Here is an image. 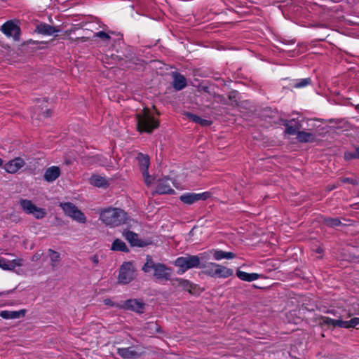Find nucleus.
I'll return each mask as SVG.
<instances>
[{"label": "nucleus", "mask_w": 359, "mask_h": 359, "mask_svg": "<svg viewBox=\"0 0 359 359\" xmlns=\"http://www.w3.org/2000/svg\"><path fill=\"white\" fill-rule=\"evenodd\" d=\"M20 205L25 213L32 215L37 219H42L46 215L45 209L36 206L30 200L21 199Z\"/></svg>", "instance_id": "39448f33"}, {"label": "nucleus", "mask_w": 359, "mask_h": 359, "mask_svg": "<svg viewBox=\"0 0 359 359\" xmlns=\"http://www.w3.org/2000/svg\"><path fill=\"white\" fill-rule=\"evenodd\" d=\"M206 254H208V252H204L203 254H201V257H205ZM208 254L212 255L214 259L216 261H219L225 259V252L220 250L212 249L208 252Z\"/></svg>", "instance_id": "cd10ccee"}, {"label": "nucleus", "mask_w": 359, "mask_h": 359, "mask_svg": "<svg viewBox=\"0 0 359 359\" xmlns=\"http://www.w3.org/2000/svg\"><path fill=\"white\" fill-rule=\"evenodd\" d=\"M217 264L215 262H208L205 264L200 265V268L203 269V272L205 274L213 278L217 268L215 266H217Z\"/></svg>", "instance_id": "393cba45"}, {"label": "nucleus", "mask_w": 359, "mask_h": 359, "mask_svg": "<svg viewBox=\"0 0 359 359\" xmlns=\"http://www.w3.org/2000/svg\"><path fill=\"white\" fill-rule=\"evenodd\" d=\"M297 139L301 142H311L316 140V135L312 133L300 131L297 134Z\"/></svg>", "instance_id": "b1692460"}, {"label": "nucleus", "mask_w": 359, "mask_h": 359, "mask_svg": "<svg viewBox=\"0 0 359 359\" xmlns=\"http://www.w3.org/2000/svg\"><path fill=\"white\" fill-rule=\"evenodd\" d=\"M344 182H351V183H353V180H350L348 178H346Z\"/></svg>", "instance_id": "79ce46f5"}, {"label": "nucleus", "mask_w": 359, "mask_h": 359, "mask_svg": "<svg viewBox=\"0 0 359 359\" xmlns=\"http://www.w3.org/2000/svg\"><path fill=\"white\" fill-rule=\"evenodd\" d=\"M139 167L142 172L144 183L150 186L155 182V178L149 175L148 168L149 165V158L147 155L140 153L137 157Z\"/></svg>", "instance_id": "0eeeda50"}, {"label": "nucleus", "mask_w": 359, "mask_h": 359, "mask_svg": "<svg viewBox=\"0 0 359 359\" xmlns=\"http://www.w3.org/2000/svg\"><path fill=\"white\" fill-rule=\"evenodd\" d=\"M2 32L8 36H12L15 40L19 39L20 29L15 22L8 21L1 27Z\"/></svg>", "instance_id": "9d476101"}, {"label": "nucleus", "mask_w": 359, "mask_h": 359, "mask_svg": "<svg viewBox=\"0 0 359 359\" xmlns=\"http://www.w3.org/2000/svg\"><path fill=\"white\" fill-rule=\"evenodd\" d=\"M211 194L208 191L202 193H184L180 196V201L187 205L194 204L199 201H205L210 198Z\"/></svg>", "instance_id": "1a4fd4ad"}, {"label": "nucleus", "mask_w": 359, "mask_h": 359, "mask_svg": "<svg viewBox=\"0 0 359 359\" xmlns=\"http://www.w3.org/2000/svg\"><path fill=\"white\" fill-rule=\"evenodd\" d=\"M187 84L186 79L179 74H174L173 87L177 90H182Z\"/></svg>", "instance_id": "a878e982"}, {"label": "nucleus", "mask_w": 359, "mask_h": 359, "mask_svg": "<svg viewBox=\"0 0 359 359\" xmlns=\"http://www.w3.org/2000/svg\"><path fill=\"white\" fill-rule=\"evenodd\" d=\"M50 115V112L48 111H46V114L44 115V116L48 117Z\"/></svg>", "instance_id": "c03bdc74"}, {"label": "nucleus", "mask_w": 359, "mask_h": 359, "mask_svg": "<svg viewBox=\"0 0 359 359\" xmlns=\"http://www.w3.org/2000/svg\"><path fill=\"white\" fill-rule=\"evenodd\" d=\"M148 327L151 329H154L156 332H158L160 330L159 326L157 324L153 323H149L148 324Z\"/></svg>", "instance_id": "e433bc0d"}, {"label": "nucleus", "mask_w": 359, "mask_h": 359, "mask_svg": "<svg viewBox=\"0 0 359 359\" xmlns=\"http://www.w3.org/2000/svg\"><path fill=\"white\" fill-rule=\"evenodd\" d=\"M236 257V255L234 253L231 252H225V259H231Z\"/></svg>", "instance_id": "4c0bfd02"}, {"label": "nucleus", "mask_w": 359, "mask_h": 359, "mask_svg": "<svg viewBox=\"0 0 359 359\" xmlns=\"http://www.w3.org/2000/svg\"><path fill=\"white\" fill-rule=\"evenodd\" d=\"M89 182L91 185L98 188H106L109 185L107 180L99 175H93L89 180Z\"/></svg>", "instance_id": "6ab92c4d"}, {"label": "nucleus", "mask_w": 359, "mask_h": 359, "mask_svg": "<svg viewBox=\"0 0 359 359\" xmlns=\"http://www.w3.org/2000/svg\"><path fill=\"white\" fill-rule=\"evenodd\" d=\"M171 276V270L163 264H156L154 266V276L159 280H167Z\"/></svg>", "instance_id": "4468645a"}, {"label": "nucleus", "mask_w": 359, "mask_h": 359, "mask_svg": "<svg viewBox=\"0 0 359 359\" xmlns=\"http://www.w3.org/2000/svg\"><path fill=\"white\" fill-rule=\"evenodd\" d=\"M137 128L140 132L151 133L158 126V120L147 108L137 114Z\"/></svg>", "instance_id": "f03ea898"}, {"label": "nucleus", "mask_w": 359, "mask_h": 359, "mask_svg": "<svg viewBox=\"0 0 359 359\" xmlns=\"http://www.w3.org/2000/svg\"><path fill=\"white\" fill-rule=\"evenodd\" d=\"M92 261L95 263V264H97L98 263V257L97 255H95L92 257Z\"/></svg>", "instance_id": "a19ab883"}, {"label": "nucleus", "mask_w": 359, "mask_h": 359, "mask_svg": "<svg viewBox=\"0 0 359 359\" xmlns=\"http://www.w3.org/2000/svg\"><path fill=\"white\" fill-rule=\"evenodd\" d=\"M156 264L154 263L151 257H147V262L144 264L142 270L146 273L149 272L151 269L154 270V266H156Z\"/></svg>", "instance_id": "c756f323"}, {"label": "nucleus", "mask_w": 359, "mask_h": 359, "mask_svg": "<svg viewBox=\"0 0 359 359\" xmlns=\"http://www.w3.org/2000/svg\"><path fill=\"white\" fill-rule=\"evenodd\" d=\"M81 39L83 41H86V38H85V37H81Z\"/></svg>", "instance_id": "de8ad7c7"}, {"label": "nucleus", "mask_w": 359, "mask_h": 359, "mask_svg": "<svg viewBox=\"0 0 359 359\" xmlns=\"http://www.w3.org/2000/svg\"><path fill=\"white\" fill-rule=\"evenodd\" d=\"M297 132V128L290 125H287L285 128V133L289 135H294Z\"/></svg>", "instance_id": "f704fd0d"}, {"label": "nucleus", "mask_w": 359, "mask_h": 359, "mask_svg": "<svg viewBox=\"0 0 359 359\" xmlns=\"http://www.w3.org/2000/svg\"><path fill=\"white\" fill-rule=\"evenodd\" d=\"M49 257L52 262V264L54 266L56 264H57L60 261V254L57 252H55L53 250H49Z\"/></svg>", "instance_id": "7c9ffc66"}, {"label": "nucleus", "mask_w": 359, "mask_h": 359, "mask_svg": "<svg viewBox=\"0 0 359 359\" xmlns=\"http://www.w3.org/2000/svg\"><path fill=\"white\" fill-rule=\"evenodd\" d=\"M123 236L133 246L144 247L149 244V243L138 239L137 235L132 231H123Z\"/></svg>", "instance_id": "2eb2a0df"}, {"label": "nucleus", "mask_w": 359, "mask_h": 359, "mask_svg": "<svg viewBox=\"0 0 359 359\" xmlns=\"http://www.w3.org/2000/svg\"><path fill=\"white\" fill-rule=\"evenodd\" d=\"M3 160L0 158V166L3 165Z\"/></svg>", "instance_id": "49530a36"}, {"label": "nucleus", "mask_w": 359, "mask_h": 359, "mask_svg": "<svg viewBox=\"0 0 359 359\" xmlns=\"http://www.w3.org/2000/svg\"><path fill=\"white\" fill-rule=\"evenodd\" d=\"M36 30L39 33L44 35L50 36L58 32L54 27L42 23L36 27Z\"/></svg>", "instance_id": "5701e85b"}, {"label": "nucleus", "mask_w": 359, "mask_h": 359, "mask_svg": "<svg viewBox=\"0 0 359 359\" xmlns=\"http://www.w3.org/2000/svg\"><path fill=\"white\" fill-rule=\"evenodd\" d=\"M310 83L311 79L309 78L302 79L296 81V83L294 84V87L297 88H303L310 84Z\"/></svg>", "instance_id": "2f4dec72"}, {"label": "nucleus", "mask_w": 359, "mask_h": 359, "mask_svg": "<svg viewBox=\"0 0 359 359\" xmlns=\"http://www.w3.org/2000/svg\"><path fill=\"white\" fill-rule=\"evenodd\" d=\"M111 250L114 251H121V252H128V249L126 245V243L120 240V239H115L113 242L111 248Z\"/></svg>", "instance_id": "bb28decb"}, {"label": "nucleus", "mask_w": 359, "mask_h": 359, "mask_svg": "<svg viewBox=\"0 0 359 359\" xmlns=\"http://www.w3.org/2000/svg\"><path fill=\"white\" fill-rule=\"evenodd\" d=\"M216 271L213 278H226L233 275V270L221 264L215 266Z\"/></svg>", "instance_id": "f3484780"}, {"label": "nucleus", "mask_w": 359, "mask_h": 359, "mask_svg": "<svg viewBox=\"0 0 359 359\" xmlns=\"http://www.w3.org/2000/svg\"><path fill=\"white\" fill-rule=\"evenodd\" d=\"M135 277L134 266L130 262L123 263L120 269L118 276V281L121 284H128Z\"/></svg>", "instance_id": "423d86ee"}, {"label": "nucleus", "mask_w": 359, "mask_h": 359, "mask_svg": "<svg viewBox=\"0 0 359 359\" xmlns=\"http://www.w3.org/2000/svg\"><path fill=\"white\" fill-rule=\"evenodd\" d=\"M236 275L238 278L242 280L248 281V282H252L254 280H257L260 278L261 275L257 273H247L242 271H237Z\"/></svg>", "instance_id": "4be33fe9"}, {"label": "nucleus", "mask_w": 359, "mask_h": 359, "mask_svg": "<svg viewBox=\"0 0 359 359\" xmlns=\"http://www.w3.org/2000/svg\"><path fill=\"white\" fill-rule=\"evenodd\" d=\"M25 164V161L22 158L18 157L5 163L4 165V169L7 172L13 174L22 168Z\"/></svg>", "instance_id": "f8f14e48"}, {"label": "nucleus", "mask_w": 359, "mask_h": 359, "mask_svg": "<svg viewBox=\"0 0 359 359\" xmlns=\"http://www.w3.org/2000/svg\"><path fill=\"white\" fill-rule=\"evenodd\" d=\"M188 116L193 122L198 123L203 126H210L211 124V122L210 121L203 119L195 114H188Z\"/></svg>", "instance_id": "c85d7f7f"}, {"label": "nucleus", "mask_w": 359, "mask_h": 359, "mask_svg": "<svg viewBox=\"0 0 359 359\" xmlns=\"http://www.w3.org/2000/svg\"><path fill=\"white\" fill-rule=\"evenodd\" d=\"M170 182H172L171 180L166 177L158 180L154 192L158 194L173 193L174 190L172 189Z\"/></svg>", "instance_id": "9b49d317"}, {"label": "nucleus", "mask_w": 359, "mask_h": 359, "mask_svg": "<svg viewBox=\"0 0 359 359\" xmlns=\"http://www.w3.org/2000/svg\"><path fill=\"white\" fill-rule=\"evenodd\" d=\"M316 251H317V252H318V253H321V252H322V251H323V250H322L320 248H317Z\"/></svg>", "instance_id": "37998d69"}, {"label": "nucleus", "mask_w": 359, "mask_h": 359, "mask_svg": "<svg viewBox=\"0 0 359 359\" xmlns=\"http://www.w3.org/2000/svg\"><path fill=\"white\" fill-rule=\"evenodd\" d=\"M100 219L105 225L115 227L127 224L129 218L123 210L109 208L100 212Z\"/></svg>", "instance_id": "f257e3e1"}, {"label": "nucleus", "mask_w": 359, "mask_h": 359, "mask_svg": "<svg viewBox=\"0 0 359 359\" xmlns=\"http://www.w3.org/2000/svg\"><path fill=\"white\" fill-rule=\"evenodd\" d=\"M201 259L197 255H187L184 257L177 258L174 264L179 268L178 273L182 274L187 270L192 268L200 267Z\"/></svg>", "instance_id": "7ed1b4c3"}, {"label": "nucleus", "mask_w": 359, "mask_h": 359, "mask_svg": "<svg viewBox=\"0 0 359 359\" xmlns=\"http://www.w3.org/2000/svg\"><path fill=\"white\" fill-rule=\"evenodd\" d=\"M321 323L325 325H332V327H339L344 328L355 327L359 324V318H353L350 320H343L341 318L332 319L329 317H322Z\"/></svg>", "instance_id": "6e6552de"}, {"label": "nucleus", "mask_w": 359, "mask_h": 359, "mask_svg": "<svg viewBox=\"0 0 359 359\" xmlns=\"http://www.w3.org/2000/svg\"><path fill=\"white\" fill-rule=\"evenodd\" d=\"M104 304L105 305H109V306H114V303L112 302V301L109 299H106L104 300Z\"/></svg>", "instance_id": "ea45409f"}, {"label": "nucleus", "mask_w": 359, "mask_h": 359, "mask_svg": "<svg viewBox=\"0 0 359 359\" xmlns=\"http://www.w3.org/2000/svg\"><path fill=\"white\" fill-rule=\"evenodd\" d=\"M325 223L331 227L338 226L341 224L340 220L337 218H327L325 219Z\"/></svg>", "instance_id": "473e14b6"}, {"label": "nucleus", "mask_w": 359, "mask_h": 359, "mask_svg": "<svg viewBox=\"0 0 359 359\" xmlns=\"http://www.w3.org/2000/svg\"><path fill=\"white\" fill-rule=\"evenodd\" d=\"M24 260L22 258H15L12 260L0 258V268L3 270L13 271L16 267L22 266Z\"/></svg>", "instance_id": "ddd939ff"}, {"label": "nucleus", "mask_w": 359, "mask_h": 359, "mask_svg": "<svg viewBox=\"0 0 359 359\" xmlns=\"http://www.w3.org/2000/svg\"><path fill=\"white\" fill-rule=\"evenodd\" d=\"M60 206L62 208L66 215L71 217L76 222L82 224L86 222L85 215L72 203H60Z\"/></svg>", "instance_id": "20e7f679"}, {"label": "nucleus", "mask_w": 359, "mask_h": 359, "mask_svg": "<svg viewBox=\"0 0 359 359\" xmlns=\"http://www.w3.org/2000/svg\"><path fill=\"white\" fill-rule=\"evenodd\" d=\"M25 310L19 311H1L0 316L4 319H17L25 315Z\"/></svg>", "instance_id": "412c9836"}, {"label": "nucleus", "mask_w": 359, "mask_h": 359, "mask_svg": "<svg viewBox=\"0 0 359 359\" xmlns=\"http://www.w3.org/2000/svg\"><path fill=\"white\" fill-rule=\"evenodd\" d=\"M117 353L121 357L127 359L136 358L139 355L134 347L119 348Z\"/></svg>", "instance_id": "aec40b11"}, {"label": "nucleus", "mask_w": 359, "mask_h": 359, "mask_svg": "<svg viewBox=\"0 0 359 359\" xmlns=\"http://www.w3.org/2000/svg\"><path fill=\"white\" fill-rule=\"evenodd\" d=\"M95 36L99 37L104 41H108L110 39V36H109V34L104 32H98L95 33Z\"/></svg>", "instance_id": "c9c22d12"}, {"label": "nucleus", "mask_w": 359, "mask_h": 359, "mask_svg": "<svg viewBox=\"0 0 359 359\" xmlns=\"http://www.w3.org/2000/svg\"><path fill=\"white\" fill-rule=\"evenodd\" d=\"M60 175V169L57 166H51L45 171L43 178L48 182L55 181Z\"/></svg>", "instance_id": "a211bd4d"}, {"label": "nucleus", "mask_w": 359, "mask_h": 359, "mask_svg": "<svg viewBox=\"0 0 359 359\" xmlns=\"http://www.w3.org/2000/svg\"><path fill=\"white\" fill-rule=\"evenodd\" d=\"M74 31V30H73V29H69V30H67V32L69 33V34H71Z\"/></svg>", "instance_id": "a18cd8bd"}, {"label": "nucleus", "mask_w": 359, "mask_h": 359, "mask_svg": "<svg viewBox=\"0 0 359 359\" xmlns=\"http://www.w3.org/2000/svg\"><path fill=\"white\" fill-rule=\"evenodd\" d=\"M178 282L179 285L184 288L185 290H190L191 288V283L187 280L178 278L176 280Z\"/></svg>", "instance_id": "72a5a7b5"}, {"label": "nucleus", "mask_w": 359, "mask_h": 359, "mask_svg": "<svg viewBox=\"0 0 359 359\" xmlns=\"http://www.w3.org/2000/svg\"><path fill=\"white\" fill-rule=\"evenodd\" d=\"M144 304L137 299H129L124 302L123 307L127 309H130L137 313H142Z\"/></svg>", "instance_id": "dca6fc26"}, {"label": "nucleus", "mask_w": 359, "mask_h": 359, "mask_svg": "<svg viewBox=\"0 0 359 359\" xmlns=\"http://www.w3.org/2000/svg\"><path fill=\"white\" fill-rule=\"evenodd\" d=\"M43 255L42 252H36L33 257H32V261H37L39 260L41 255Z\"/></svg>", "instance_id": "58836bf2"}]
</instances>
